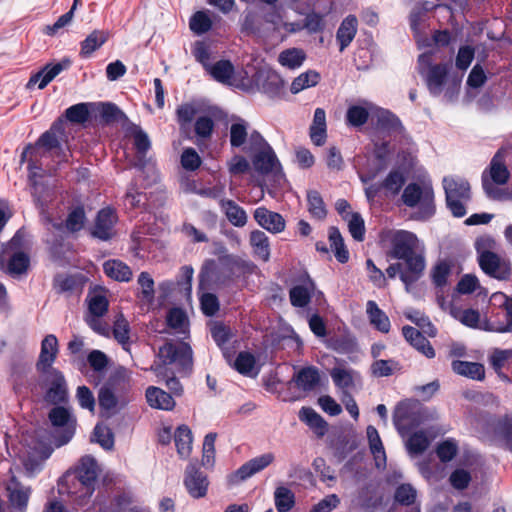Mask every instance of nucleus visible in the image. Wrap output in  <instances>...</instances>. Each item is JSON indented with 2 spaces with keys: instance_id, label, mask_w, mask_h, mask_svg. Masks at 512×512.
<instances>
[{
  "instance_id": "obj_1",
  "label": "nucleus",
  "mask_w": 512,
  "mask_h": 512,
  "mask_svg": "<svg viewBox=\"0 0 512 512\" xmlns=\"http://www.w3.org/2000/svg\"><path fill=\"white\" fill-rule=\"evenodd\" d=\"M417 236L406 230H398L391 237V248L387 256L391 259L403 260L404 272L401 281L406 287L417 282L425 269V258L415 252Z\"/></svg>"
},
{
  "instance_id": "obj_2",
  "label": "nucleus",
  "mask_w": 512,
  "mask_h": 512,
  "mask_svg": "<svg viewBox=\"0 0 512 512\" xmlns=\"http://www.w3.org/2000/svg\"><path fill=\"white\" fill-rule=\"evenodd\" d=\"M403 203L410 208L417 207L413 219L427 221L436 212L434 190L431 184L409 183L402 193Z\"/></svg>"
},
{
  "instance_id": "obj_3",
  "label": "nucleus",
  "mask_w": 512,
  "mask_h": 512,
  "mask_svg": "<svg viewBox=\"0 0 512 512\" xmlns=\"http://www.w3.org/2000/svg\"><path fill=\"white\" fill-rule=\"evenodd\" d=\"M68 142L63 117L57 118L48 130L42 133L35 142V148L42 149V155L48 154L58 164L69 162V150L65 149L63 143Z\"/></svg>"
},
{
  "instance_id": "obj_4",
  "label": "nucleus",
  "mask_w": 512,
  "mask_h": 512,
  "mask_svg": "<svg viewBox=\"0 0 512 512\" xmlns=\"http://www.w3.org/2000/svg\"><path fill=\"white\" fill-rule=\"evenodd\" d=\"M233 266L227 261L207 259L199 273L198 289L208 291L227 286L233 279Z\"/></svg>"
},
{
  "instance_id": "obj_5",
  "label": "nucleus",
  "mask_w": 512,
  "mask_h": 512,
  "mask_svg": "<svg viewBox=\"0 0 512 512\" xmlns=\"http://www.w3.org/2000/svg\"><path fill=\"white\" fill-rule=\"evenodd\" d=\"M418 64L419 74L424 78L430 94L439 96L446 83L451 64L449 62L432 64L431 57L426 54L419 56Z\"/></svg>"
},
{
  "instance_id": "obj_6",
  "label": "nucleus",
  "mask_w": 512,
  "mask_h": 512,
  "mask_svg": "<svg viewBox=\"0 0 512 512\" xmlns=\"http://www.w3.org/2000/svg\"><path fill=\"white\" fill-rule=\"evenodd\" d=\"M158 356L163 365L176 364L181 373L190 374L192 371L193 351L186 342H166L159 348Z\"/></svg>"
},
{
  "instance_id": "obj_7",
  "label": "nucleus",
  "mask_w": 512,
  "mask_h": 512,
  "mask_svg": "<svg viewBox=\"0 0 512 512\" xmlns=\"http://www.w3.org/2000/svg\"><path fill=\"white\" fill-rule=\"evenodd\" d=\"M40 374V385L45 389L43 400L50 405L68 404L69 388L63 372L52 369Z\"/></svg>"
},
{
  "instance_id": "obj_8",
  "label": "nucleus",
  "mask_w": 512,
  "mask_h": 512,
  "mask_svg": "<svg viewBox=\"0 0 512 512\" xmlns=\"http://www.w3.org/2000/svg\"><path fill=\"white\" fill-rule=\"evenodd\" d=\"M127 387H129V379L122 373L116 372L109 377L98 392V404L102 416L110 417L116 413L118 398L115 395V390L118 388L124 390Z\"/></svg>"
},
{
  "instance_id": "obj_9",
  "label": "nucleus",
  "mask_w": 512,
  "mask_h": 512,
  "mask_svg": "<svg viewBox=\"0 0 512 512\" xmlns=\"http://www.w3.org/2000/svg\"><path fill=\"white\" fill-rule=\"evenodd\" d=\"M66 404L53 405L48 412V420L54 428H61L56 441L59 446L67 444L74 436L77 418Z\"/></svg>"
},
{
  "instance_id": "obj_10",
  "label": "nucleus",
  "mask_w": 512,
  "mask_h": 512,
  "mask_svg": "<svg viewBox=\"0 0 512 512\" xmlns=\"http://www.w3.org/2000/svg\"><path fill=\"white\" fill-rule=\"evenodd\" d=\"M420 423V413L410 400L400 401L393 411V424L401 434L410 431Z\"/></svg>"
},
{
  "instance_id": "obj_11",
  "label": "nucleus",
  "mask_w": 512,
  "mask_h": 512,
  "mask_svg": "<svg viewBox=\"0 0 512 512\" xmlns=\"http://www.w3.org/2000/svg\"><path fill=\"white\" fill-rule=\"evenodd\" d=\"M478 264L485 274L497 280H508L511 276L510 264L490 250L479 254Z\"/></svg>"
},
{
  "instance_id": "obj_12",
  "label": "nucleus",
  "mask_w": 512,
  "mask_h": 512,
  "mask_svg": "<svg viewBox=\"0 0 512 512\" xmlns=\"http://www.w3.org/2000/svg\"><path fill=\"white\" fill-rule=\"evenodd\" d=\"M118 221L115 209L105 207L98 211L91 236L102 241H108L115 235L114 227Z\"/></svg>"
},
{
  "instance_id": "obj_13",
  "label": "nucleus",
  "mask_w": 512,
  "mask_h": 512,
  "mask_svg": "<svg viewBox=\"0 0 512 512\" xmlns=\"http://www.w3.org/2000/svg\"><path fill=\"white\" fill-rule=\"evenodd\" d=\"M183 483L192 498L200 499L206 496L209 481L206 474L196 465L189 464L186 467Z\"/></svg>"
},
{
  "instance_id": "obj_14",
  "label": "nucleus",
  "mask_w": 512,
  "mask_h": 512,
  "mask_svg": "<svg viewBox=\"0 0 512 512\" xmlns=\"http://www.w3.org/2000/svg\"><path fill=\"white\" fill-rule=\"evenodd\" d=\"M275 457L273 453H265L255 458L250 459L241 465L231 476L230 481L232 483H239L250 478L254 474L264 470L271 463H273Z\"/></svg>"
},
{
  "instance_id": "obj_15",
  "label": "nucleus",
  "mask_w": 512,
  "mask_h": 512,
  "mask_svg": "<svg viewBox=\"0 0 512 512\" xmlns=\"http://www.w3.org/2000/svg\"><path fill=\"white\" fill-rule=\"evenodd\" d=\"M76 478L85 489V495H91L98 478L97 461L90 455L81 458L76 469Z\"/></svg>"
},
{
  "instance_id": "obj_16",
  "label": "nucleus",
  "mask_w": 512,
  "mask_h": 512,
  "mask_svg": "<svg viewBox=\"0 0 512 512\" xmlns=\"http://www.w3.org/2000/svg\"><path fill=\"white\" fill-rule=\"evenodd\" d=\"M58 354V340L55 335L49 334L41 342V350L36 362V370L43 373L55 369L53 363Z\"/></svg>"
},
{
  "instance_id": "obj_17",
  "label": "nucleus",
  "mask_w": 512,
  "mask_h": 512,
  "mask_svg": "<svg viewBox=\"0 0 512 512\" xmlns=\"http://www.w3.org/2000/svg\"><path fill=\"white\" fill-rule=\"evenodd\" d=\"M254 219L259 226L272 234L284 231L286 226L285 219L281 214L271 211L264 206L255 209Z\"/></svg>"
},
{
  "instance_id": "obj_18",
  "label": "nucleus",
  "mask_w": 512,
  "mask_h": 512,
  "mask_svg": "<svg viewBox=\"0 0 512 512\" xmlns=\"http://www.w3.org/2000/svg\"><path fill=\"white\" fill-rule=\"evenodd\" d=\"M259 89L271 99H282L286 95L285 82L276 71H267L263 75Z\"/></svg>"
},
{
  "instance_id": "obj_19",
  "label": "nucleus",
  "mask_w": 512,
  "mask_h": 512,
  "mask_svg": "<svg viewBox=\"0 0 512 512\" xmlns=\"http://www.w3.org/2000/svg\"><path fill=\"white\" fill-rule=\"evenodd\" d=\"M85 283L86 278L81 274L57 275L54 278V289L57 293L80 295L83 291Z\"/></svg>"
},
{
  "instance_id": "obj_20",
  "label": "nucleus",
  "mask_w": 512,
  "mask_h": 512,
  "mask_svg": "<svg viewBox=\"0 0 512 512\" xmlns=\"http://www.w3.org/2000/svg\"><path fill=\"white\" fill-rule=\"evenodd\" d=\"M254 168L261 174L267 175L274 170L281 169V164L270 145L258 151L253 157Z\"/></svg>"
},
{
  "instance_id": "obj_21",
  "label": "nucleus",
  "mask_w": 512,
  "mask_h": 512,
  "mask_svg": "<svg viewBox=\"0 0 512 512\" xmlns=\"http://www.w3.org/2000/svg\"><path fill=\"white\" fill-rule=\"evenodd\" d=\"M292 381L295 382L299 389L305 392H310L320 384V371L313 365L302 367L293 375Z\"/></svg>"
},
{
  "instance_id": "obj_22",
  "label": "nucleus",
  "mask_w": 512,
  "mask_h": 512,
  "mask_svg": "<svg viewBox=\"0 0 512 512\" xmlns=\"http://www.w3.org/2000/svg\"><path fill=\"white\" fill-rule=\"evenodd\" d=\"M315 290L314 281L308 276L303 284L295 285L289 290L290 303L294 307H306Z\"/></svg>"
},
{
  "instance_id": "obj_23",
  "label": "nucleus",
  "mask_w": 512,
  "mask_h": 512,
  "mask_svg": "<svg viewBox=\"0 0 512 512\" xmlns=\"http://www.w3.org/2000/svg\"><path fill=\"white\" fill-rule=\"evenodd\" d=\"M299 419L304 422L318 438H322L328 431V423L311 407H302Z\"/></svg>"
},
{
  "instance_id": "obj_24",
  "label": "nucleus",
  "mask_w": 512,
  "mask_h": 512,
  "mask_svg": "<svg viewBox=\"0 0 512 512\" xmlns=\"http://www.w3.org/2000/svg\"><path fill=\"white\" fill-rule=\"evenodd\" d=\"M145 396L149 406L155 409L170 411L176 404L170 393L155 386H149Z\"/></svg>"
},
{
  "instance_id": "obj_25",
  "label": "nucleus",
  "mask_w": 512,
  "mask_h": 512,
  "mask_svg": "<svg viewBox=\"0 0 512 512\" xmlns=\"http://www.w3.org/2000/svg\"><path fill=\"white\" fill-rule=\"evenodd\" d=\"M490 178L497 185H504L508 182L510 172L505 165V150L500 148L491 159Z\"/></svg>"
},
{
  "instance_id": "obj_26",
  "label": "nucleus",
  "mask_w": 512,
  "mask_h": 512,
  "mask_svg": "<svg viewBox=\"0 0 512 512\" xmlns=\"http://www.w3.org/2000/svg\"><path fill=\"white\" fill-rule=\"evenodd\" d=\"M110 33L107 30H93L80 43L79 55L81 58L90 57L96 50L103 46L109 39Z\"/></svg>"
},
{
  "instance_id": "obj_27",
  "label": "nucleus",
  "mask_w": 512,
  "mask_h": 512,
  "mask_svg": "<svg viewBox=\"0 0 512 512\" xmlns=\"http://www.w3.org/2000/svg\"><path fill=\"white\" fill-rule=\"evenodd\" d=\"M443 188L445 197L461 198L464 201L471 199L470 184L465 179H455L453 177H444Z\"/></svg>"
},
{
  "instance_id": "obj_28",
  "label": "nucleus",
  "mask_w": 512,
  "mask_h": 512,
  "mask_svg": "<svg viewBox=\"0 0 512 512\" xmlns=\"http://www.w3.org/2000/svg\"><path fill=\"white\" fill-rule=\"evenodd\" d=\"M357 25L358 21L355 15H348L342 20L336 33L340 52H343L353 41L357 33Z\"/></svg>"
},
{
  "instance_id": "obj_29",
  "label": "nucleus",
  "mask_w": 512,
  "mask_h": 512,
  "mask_svg": "<svg viewBox=\"0 0 512 512\" xmlns=\"http://www.w3.org/2000/svg\"><path fill=\"white\" fill-rule=\"evenodd\" d=\"M366 313L370 324L379 332L387 334L391 328V322L386 313L381 310L378 304L369 300L366 304Z\"/></svg>"
},
{
  "instance_id": "obj_30",
  "label": "nucleus",
  "mask_w": 512,
  "mask_h": 512,
  "mask_svg": "<svg viewBox=\"0 0 512 512\" xmlns=\"http://www.w3.org/2000/svg\"><path fill=\"white\" fill-rule=\"evenodd\" d=\"M494 435L500 445L512 453V416L505 414L496 420Z\"/></svg>"
},
{
  "instance_id": "obj_31",
  "label": "nucleus",
  "mask_w": 512,
  "mask_h": 512,
  "mask_svg": "<svg viewBox=\"0 0 512 512\" xmlns=\"http://www.w3.org/2000/svg\"><path fill=\"white\" fill-rule=\"evenodd\" d=\"M103 271L107 277L119 282H129L133 277L131 268L118 259L105 261Z\"/></svg>"
},
{
  "instance_id": "obj_32",
  "label": "nucleus",
  "mask_w": 512,
  "mask_h": 512,
  "mask_svg": "<svg viewBox=\"0 0 512 512\" xmlns=\"http://www.w3.org/2000/svg\"><path fill=\"white\" fill-rule=\"evenodd\" d=\"M220 207L228 221L236 226L243 227L247 223V214L240 205L230 199H220Z\"/></svg>"
},
{
  "instance_id": "obj_33",
  "label": "nucleus",
  "mask_w": 512,
  "mask_h": 512,
  "mask_svg": "<svg viewBox=\"0 0 512 512\" xmlns=\"http://www.w3.org/2000/svg\"><path fill=\"white\" fill-rule=\"evenodd\" d=\"M325 344L328 349L339 354H351L357 350L356 338L350 334L330 336Z\"/></svg>"
},
{
  "instance_id": "obj_34",
  "label": "nucleus",
  "mask_w": 512,
  "mask_h": 512,
  "mask_svg": "<svg viewBox=\"0 0 512 512\" xmlns=\"http://www.w3.org/2000/svg\"><path fill=\"white\" fill-rule=\"evenodd\" d=\"M134 148L136 150V159L134 162V167L143 170L146 167L147 160L146 154L148 150L151 148L150 139L143 130L139 129L134 132Z\"/></svg>"
},
{
  "instance_id": "obj_35",
  "label": "nucleus",
  "mask_w": 512,
  "mask_h": 512,
  "mask_svg": "<svg viewBox=\"0 0 512 512\" xmlns=\"http://www.w3.org/2000/svg\"><path fill=\"white\" fill-rule=\"evenodd\" d=\"M451 366L452 370L458 375L478 381L485 378V368L481 363L454 360Z\"/></svg>"
},
{
  "instance_id": "obj_36",
  "label": "nucleus",
  "mask_w": 512,
  "mask_h": 512,
  "mask_svg": "<svg viewBox=\"0 0 512 512\" xmlns=\"http://www.w3.org/2000/svg\"><path fill=\"white\" fill-rule=\"evenodd\" d=\"M174 441L180 458L186 459L192 451V431L187 425H180L174 433Z\"/></svg>"
},
{
  "instance_id": "obj_37",
  "label": "nucleus",
  "mask_w": 512,
  "mask_h": 512,
  "mask_svg": "<svg viewBox=\"0 0 512 512\" xmlns=\"http://www.w3.org/2000/svg\"><path fill=\"white\" fill-rule=\"evenodd\" d=\"M367 438L369 441V447L371 450V453L374 456L376 467L382 468L386 465V454L385 449L382 444L381 438L379 436V433L377 429L374 426H368L367 430Z\"/></svg>"
},
{
  "instance_id": "obj_38",
  "label": "nucleus",
  "mask_w": 512,
  "mask_h": 512,
  "mask_svg": "<svg viewBox=\"0 0 512 512\" xmlns=\"http://www.w3.org/2000/svg\"><path fill=\"white\" fill-rule=\"evenodd\" d=\"M211 77L219 83H230L235 73L234 65L230 60L221 59L211 64L206 70Z\"/></svg>"
},
{
  "instance_id": "obj_39",
  "label": "nucleus",
  "mask_w": 512,
  "mask_h": 512,
  "mask_svg": "<svg viewBox=\"0 0 512 512\" xmlns=\"http://www.w3.org/2000/svg\"><path fill=\"white\" fill-rule=\"evenodd\" d=\"M328 239L330 242V248L334 252L337 261L341 264H345L349 260V251L344 243V239L340 233V230L331 226L328 230Z\"/></svg>"
},
{
  "instance_id": "obj_40",
  "label": "nucleus",
  "mask_w": 512,
  "mask_h": 512,
  "mask_svg": "<svg viewBox=\"0 0 512 512\" xmlns=\"http://www.w3.org/2000/svg\"><path fill=\"white\" fill-rule=\"evenodd\" d=\"M376 125L379 129L388 132H399L403 129L398 116L386 109H379L376 112Z\"/></svg>"
},
{
  "instance_id": "obj_41",
  "label": "nucleus",
  "mask_w": 512,
  "mask_h": 512,
  "mask_svg": "<svg viewBox=\"0 0 512 512\" xmlns=\"http://www.w3.org/2000/svg\"><path fill=\"white\" fill-rule=\"evenodd\" d=\"M30 266V257L23 251L13 253L7 263V272L11 276L26 274Z\"/></svg>"
},
{
  "instance_id": "obj_42",
  "label": "nucleus",
  "mask_w": 512,
  "mask_h": 512,
  "mask_svg": "<svg viewBox=\"0 0 512 512\" xmlns=\"http://www.w3.org/2000/svg\"><path fill=\"white\" fill-rule=\"evenodd\" d=\"M250 244L263 261H268L270 257L269 238L261 230H254L250 233Z\"/></svg>"
},
{
  "instance_id": "obj_43",
  "label": "nucleus",
  "mask_w": 512,
  "mask_h": 512,
  "mask_svg": "<svg viewBox=\"0 0 512 512\" xmlns=\"http://www.w3.org/2000/svg\"><path fill=\"white\" fill-rule=\"evenodd\" d=\"M501 297L504 299L501 307L503 308L505 321L491 323L488 330L497 333L512 332V298L504 294H501Z\"/></svg>"
},
{
  "instance_id": "obj_44",
  "label": "nucleus",
  "mask_w": 512,
  "mask_h": 512,
  "mask_svg": "<svg viewBox=\"0 0 512 512\" xmlns=\"http://www.w3.org/2000/svg\"><path fill=\"white\" fill-rule=\"evenodd\" d=\"M320 74L315 70H308L296 77L290 86L292 94H297L304 89L316 86L320 81Z\"/></svg>"
},
{
  "instance_id": "obj_45",
  "label": "nucleus",
  "mask_w": 512,
  "mask_h": 512,
  "mask_svg": "<svg viewBox=\"0 0 512 512\" xmlns=\"http://www.w3.org/2000/svg\"><path fill=\"white\" fill-rule=\"evenodd\" d=\"M308 211L311 217L323 220L327 216V209L321 194L317 190L307 192Z\"/></svg>"
},
{
  "instance_id": "obj_46",
  "label": "nucleus",
  "mask_w": 512,
  "mask_h": 512,
  "mask_svg": "<svg viewBox=\"0 0 512 512\" xmlns=\"http://www.w3.org/2000/svg\"><path fill=\"white\" fill-rule=\"evenodd\" d=\"M248 138V123L238 118L237 122H234L230 126V145L233 148L242 147Z\"/></svg>"
},
{
  "instance_id": "obj_47",
  "label": "nucleus",
  "mask_w": 512,
  "mask_h": 512,
  "mask_svg": "<svg viewBox=\"0 0 512 512\" xmlns=\"http://www.w3.org/2000/svg\"><path fill=\"white\" fill-rule=\"evenodd\" d=\"M275 507L278 512H288L295 505V495L287 487H277L274 492Z\"/></svg>"
},
{
  "instance_id": "obj_48",
  "label": "nucleus",
  "mask_w": 512,
  "mask_h": 512,
  "mask_svg": "<svg viewBox=\"0 0 512 512\" xmlns=\"http://www.w3.org/2000/svg\"><path fill=\"white\" fill-rule=\"evenodd\" d=\"M306 59V54L302 49L290 48L282 51L279 55V63L290 69L300 67Z\"/></svg>"
},
{
  "instance_id": "obj_49",
  "label": "nucleus",
  "mask_w": 512,
  "mask_h": 512,
  "mask_svg": "<svg viewBox=\"0 0 512 512\" xmlns=\"http://www.w3.org/2000/svg\"><path fill=\"white\" fill-rule=\"evenodd\" d=\"M100 117L106 124L122 122L127 119L125 113L114 103H100Z\"/></svg>"
},
{
  "instance_id": "obj_50",
  "label": "nucleus",
  "mask_w": 512,
  "mask_h": 512,
  "mask_svg": "<svg viewBox=\"0 0 512 512\" xmlns=\"http://www.w3.org/2000/svg\"><path fill=\"white\" fill-rule=\"evenodd\" d=\"M213 22L206 11L195 12L189 20V28L196 35H202L211 30Z\"/></svg>"
},
{
  "instance_id": "obj_51",
  "label": "nucleus",
  "mask_w": 512,
  "mask_h": 512,
  "mask_svg": "<svg viewBox=\"0 0 512 512\" xmlns=\"http://www.w3.org/2000/svg\"><path fill=\"white\" fill-rule=\"evenodd\" d=\"M393 498L401 506H411L416 502L417 491L411 484L402 483L396 487Z\"/></svg>"
},
{
  "instance_id": "obj_52",
  "label": "nucleus",
  "mask_w": 512,
  "mask_h": 512,
  "mask_svg": "<svg viewBox=\"0 0 512 512\" xmlns=\"http://www.w3.org/2000/svg\"><path fill=\"white\" fill-rule=\"evenodd\" d=\"M369 111L360 105H351L348 107L345 115V121L348 126L361 127L367 123Z\"/></svg>"
},
{
  "instance_id": "obj_53",
  "label": "nucleus",
  "mask_w": 512,
  "mask_h": 512,
  "mask_svg": "<svg viewBox=\"0 0 512 512\" xmlns=\"http://www.w3.org/2000/svg\"><path fill=\"white\" fill-rule=\"evenodd\" d=\"M89 103H78L65 110V118L74 124H84L89 120Z\"/></svg>"
},
{
  "instance_id": "obj_54",
  "label": "nucleus",
  "mask_w": 512,
  "mask_h": 512,
  "mask_svg": "<svg viewBox=\"0 0 512 512\" xmlns=\"http://www.w3.org/2000/svg\"><path fill=\"white\" fill-rule=\"evenodd\" d=\"M70 64L71 61L69 59H63L58 63L45 65L42 68L44 73L43 79H41L38 88L44 89L57 75L69 68Z\"/></svg>"
},
{
  "instance_id": "obj_55",
  "label": "nucleus",
  "mask_w": 512,
  "mask_h": 512,
  "mask_svg": "<svg viewBox=\"0 0 512 512\" xmlns=\"http://www.w3.org/2000/svg\"><path fill=\"white\" fill-rule=\"evenodd\" d=\"M86 214L84 207L79 205L69 211L65 220V227L71 233H76L84 227Z\"/></svg>"
},
{
  "instance_id": "obj_56",
  "label": "nucleus",
  "mask_w": 512,
  "mask_h": 512,
  "mask_svg": "<svg viewBox=\"0 0 512 512\" xmlns=\"http://www.w3.org/2000/svg\"><path fill=\"white\" fill-rule=\"evenodd\" d=\"M330 375L334 385L337 388L341 389L343 392H346L348 389L354 386V379L351 370H346L340 367H334L330 371Z\"/></svg>"
},
{
  "instance_id": "obj_57",
  "label": "nucleus",
  "mask_w": 512,
  "mask_h": 512,
  "mask_svg": "<svg viewBox=\"0 0 512 512\" xmlns=\"http://www.w3.org/2000/svg\"><path fill=\"white\" fill-rule=\"evenodd\" d=\"M430 441L424 431H417L410 435L406 442L407 450L412 455L422 454L429 446Z\"/></svg>"
},
{
  "instance_id": "obj_58",
  "label": "nucleus",
  "mask_w": 512,
  "mask_h": 512,
  "mask_svg": "<svg viewBox=\"0 0 512 512\" xmlns=\"http://www.w3.org/2000/svg\"><path fill=\"white\" fill-rule=\"evenodd\" d=\"M405 184L403 173L397 169L391 170L385 179L381 182L384 190L397 195Z\"/></svg>"
},
{
  "instance_id": "obj_59",
  "label": "nucleus",
  "mask_w": 512,
  "mask_h": 512,
  "mask_svg": "<svg viewBox=\"0 0 512 512\" xmlns=\"http://www.w3.org/2000/svg\"><path fill=\"white\" fill-rule=\"evenodd\" d=\"M130 327L128 321L121 315L114 322L113 336L122 345L123 349L129 350Z\"/></svg>"
},
{
  "instance_id": "obj_60",
  "label": "nucleus",
  "mask_w": 512,
  "mask_h": 512,
  "mask_svg": "<svg viewBox=\"0 0 512 512\" xmlns=\"http://www.w3.org/2000/svg\"><path fill=\"white\" fill-rule=\"evenodd\" d=\"M255 363L256 360L253 354L242 351L237 355L234 361V369L242 375H250L254 369Z\"/></svg>"
},
{
  "instance_id": "obj_61",
  "label": "nucleus",
  "mask_w": 512,
  "mask_h": 512,
  "mask_svg": "<svg viewBox=\"0 0 512 512\" xmlns=\"http://www.w3.org/2000/svg\"><path fill=\"white\" fill-rule=\"evenodd\" d=\"M458 452V445L454 439H446L438 444L436 454L442 463L450 462Z\"/></svg>"
},
{
  "instance_id": "obj_62",
  "label": "nucleus",
  "mask_w": 512,
  "mask_h": 512,
  "mask_svg": "<svg viewBox=\"0 0 512 512\" xmlns=\"http://www.w3.org/2000/svg\"><path fill=\"white\" fill-rule=\"evenodd\" d=\"M211 336L215 343L222 348L233 337V332L231 328L223 322H216L211 327Z\"/></svg>"
},
{
  "instance_id": "obj_63",
  "label": "nucleus",
  "mask_w": 512,
  "mask_h": 512,
  "mask_svg": "<svg viewBox=\"0 0 512 512\" xmlns=\"http://www.w3.org/2000/svg\"><path fill=\"white\" fill-rule=\"evenodd\" d=\"M93 435L96 437V442L104 449L109 450L114 446V434L112 430L101 424L94 427Z\"/></svg>"
},
{
  "instance_id": "obj_64",
  "label": "nucleus",
  "mask_w": 512,
  "mask_h": 512,
  "mask_svg": "<svg viewBox=\"0 0 512 512\" xmlns=\"http://www.w3.org/2000/svg\"><path fill=\"white\" fill-rule=\"evenodd\" d=\"M181 166L186 171H196L202 164V159L194 148H186L181 154Z\"/></svg>"
}]
</instances>
